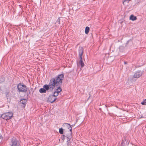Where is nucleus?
<instances>
[{
    "label": "nucleus",
    "mask_w": 146,
    "mask_h": 146,
    "mask_svg": "<svg viewBox=\"0 0 146 146\" xmlns=\"http://www.w3.org/2000/svg\"><path fill=\"white\" fill-rule=\"evenodd\" d=\"M60 18H58L55 24H56V25L57 26H58L60 24Z\"/></svg>",
    "instance_id": "12"
},
{
    "label": "nucleus",
    "mask_w": 146,
    "mask_h": 146,
    "mask_svg": "<svg viewBox=\"0 0 146 146\" xmlns=\"http://www.w3.org/2000/svg\"><path fill=\"white\" fill-rule=\"evenodd\" d=\"M90 31V28L88 27H86L85 29V33L86 34H88Z\"/></svg>",
    "instance_id": "13"
},
{
    "label": "nucleus",
    "mask_w": 146,
    "mask_h": 146,
    "mask_svg": "<svg viewBox=\"0 0 146 146\" xmlns=\"http://www.w3.org/2000/svg\"><path fill=\"white\" fill-rule=\"evenodd\" d=\"M125 145V143H124V140L122 141V142L121 143L120 146H124Z\"/></svg>",
    "instance_id": "17"
},
{
    "label": "nucleus",
    "mask_w": 146,
    "mask_h": 146,
    "mask_svg": "<svg viewBox=\"0 0 146 146\" xmlns=\"http://www.w3.org/2000/svg\"><path fill=\"white\" fill-rule=\"evenodd\" d=\"M70 145L69 144V143H67V146H70Z\"/></svg>",
    "instance_id": "21"
},
{
    "label": "nucleus",
    "mask_w": 146,
    "mask_h": 146,
    "mask_svg": "<svg viewBox=\"0 0 146 146\" xmlns=\"http://www.w3.org/2000/svg\"><path fill=\"white\" fill-rule=\"evenodd\" d=\"M13 113L11 112H8L4 113L1 115V117L3 119L6 120H9L12 117Z\"/></svg>",
    "instance_id": "5"
},
{
    "label": "nucleus",
    "mask_w": 146,
    "mask_h": 146,
    "mask_svg": "<svg viewBox=\"0 0 146 146\" xmlns=\"http://www.w3.org/2000/svg\"><path fill=\"white\" fill-rule=\"evenodd\" d=\"M84 52V49L82 47H79L78 50L79 57L80 58L79 61L80 65L81 66V67H83L84 64L82 60V55Z\"/></svg>",
    "instance_id": "3"
},
{
    "label": "nucleus",
    "mask_w": 146,
    "mask_h": 146,
    "mask_svg": "<svg viewBox=\"0 0 146 146\" xmlns=\"http://www.w3.org/2000/svg\"><path fill=\"white\" fill-rule=\"evenodd\" d=\"M64 74H61L58 75L55 78H52L50 80V89L52 90L56 87L57 88L55 91L59 93L62 91V89L61 86L62 84V81L64 79Z\"/></svg>",
    "instance_id": "1"
},
{
    "label": "nucleus",
    "mask_w": 146,
    "mask_h": 146,
    "mask_svg": "<svg viewBox=\"0 0 146 146\" xmlns=\"http://www.w3.org/2000/svg\"><path fill=\"white\" fill-rule=\"evenodd\" d=\"M130 41H131V39L129 40H128V41H127V42L126 43V44H129V42Z\"/></svg>",
    "instance_id": "19"
},
{
    "label": "nucleus",
    "mask_w": 146,
    "mask_h": 146,
    "mask_svg": "<svg viewBox=\"0 0 146 146\" xmlns=\"http://www.w3.org/2000/svg\"><path fill=\"white\" fill-rule=\"evenodd\" d=\"M142 75V73L141 71L138 70L133 75V77L135 78H139Z\"/></svg>",
    "instance_id": "9"
},
{
    "label": "nucleus",
    "mask_w": 146,
    "mask_h": 146,
    "mask_svg": "<svg viewBox=\"0 0 146 146\" xmlns=\"http://www.w3.org/2000/svg\"><path fill=\"white\" fill-rule=\"evenodd\" d=\"M18 90L19 92L26 93L28 89L27 87L23 83H19L17 86Z\"/></svg>",
    "instance_id": "2"
},
{
    "label": "nucleus",
    "mask_w": 146,
    "mask_h": 146,
    "mask_svg": "<svg viewBox=\"0 0 146 146\" xmlns=\"http://www.w3.org/2000/svg\"><path fill=\"white\" fill-rule=\"evenodd\" d=\"M20 102L23 105L22 106L24 108L27 103V99H21L20 101Z\"/></svg>",
    "instance_id": "10"
},
{
    "label": "nucleus",
    "mask_w": 146,
    "mask_h": 146,
    "mask_svg": "<svg viewBox=\"0 0 146 146\" xmlns=\"http://www.w3.org/2000/svg\"><path fill=\"white\" fill-rule=\"evenodd\" d=\"M141 104L142 105H146V99L144 100L143 101L141 102Z\"/></svg>",
    "instance_id": "16"
},
{
    "label": "nucleus",
    "mask_w": 146,
    "mask_h": 146,
    "mask_svg": "<svg viewBox=\"0 0 146 146\" xmlns=\"http://www.w3.org/2000/svg\"><path fill=\"white\" fill-rule=\"evenodd\" d=\"M124 63V64H127V62H126L125 61Z\"/></svg>",
    "instance_id": "23"
},
{
    "label": "nucleus",
    "mask_w": 146,
    "mask_h": 146,
    "mask_svg": "<svg viewBox=\"0 0 146 146\" xmlns=\"http://www.w3.org/2000/svg\"><path fill=\"white\" fill-rule=\"evenodd\" d=\"M58 93L57 92L55 91L54 93V94L52 95L54 97H55L57 96L58 95Z\"/></svg>",
    "instance_id": "15"
},
{
    "label": "nucleus",
    "mask_w": 146,
    "mask_h": 146,
    "mask_svg": "<svg viewBox=\"0 0 146 146\" xmlns=\"http://www.w3.org/2000/svg\"><path fill=\"white\" fill-rule=\"evenodd\" d=\"M20 143L19 140L15 137H13L11 139V146H19Z\"/></svg>",
    "instance_id": "7"
},
{
    "label": "nucleus",
    "mask_w": 146,
    "mask_h": 146,
    "mask_svg": "<svg viewBox=\"0 0 146 146\" xmlns=\"http://www.w3.org/2000/svg\"><path fill=\"white\" fill-rule=\"evenodd\" d=\"M56 99V97H54L53 96L51 95L48 98L47 101L51 103H53Z\"/></svg>",
    "instance_id": "8"
},
{
    "label": "nucleus",
    "mask_w": 146,
    "mask_h": 146,
    "mask_svg": "<svg viewBox=\"0 0 146 146\" xmlns=\"http://www.w3.org/2000/svg\"><path fill=\"white\" fill-rule=\"evenodd\" d=\"M137 19L136 17L134 16L133 15H131L130 17V19L133 21L136 20Z\"/></svg>",
    "instance_id": "11"
},
{
    "label": "nucleus",
    "mask_w": 146,
    "mask_h": 146,
    "mask_svg": "<svg viewBox=\"0 0 146 146\" xmlns=\"http://www.w3.org/2000/svg\"><path fill=\"white\" fill-rule=\"evenodd\" d=\"M66 136H65L64 135H63L61 137V139L62 140L64 141L65 139V137H66Z\"/></svg>",
    "instance_id": "18"
},
{
    "label": "nucleus",
    "mask_w": 146,
    "mask_h": 146,
    "mask_svg": "<svg viewBox=\"0 0 146 146\" xmlns=\"http://www.w3.org/2000/svg\"><path fill=\"white\" fill-rule=\"evenodd\" d=\"M123 140H124V141H126V139H125V137H124V138L123 139V140H122V141H123Z\"/></svg>",
    "instance_id": "22"
},
{
    "label": "nucleus",
    "mask_w": 146,
    "mask_h": 146,
    "mask_svg": "<svg viewBox=\"0 0 146 146\" xmlns=\"http://www.w3.org/2000/svg\"><path fill=\"white\" fill-rule=\"evenodd\" d=\"M129 1V0H123V5H124V3L125 1Z\"/></svg>",
    "instance_id": "20"
},
{
    "label": "nucleus",
    "mask_w": 146,
    "mask_h": 146,
    "mask_svg": "<svg viewBox=\"0 0 146 146\" xmlns=\"http://www.w3.org/2000/svg\"><path fill=\"white\" fill-rule=\"evenodd\" d=\"M64 125H65L68 127V129L70 130V133L68 135H66V137L67 139V143H70V139L71 138V133L72 130V128L71 125L68 123H65L64 124Z\"/></svg>",
    "instance_id": "4"
},
{
    "label": "nucleus",
    "mask_w": 146,
    "mask_h": 146,
    "mask_svg": "<svg viewBox=\"0 0 146 146\" xmlns=\"http://www.w3.org/2000/svg\"><path fill=\"white\" fill-rule=\"evenodd\" d=\"M50 80L48 84H45L43 86V88H41L39 90V92L41 93H45L46 92V91H48L50 89Z\"/></svg>",
    "instance_id": "6"
},
{
    "label": "nucleus",
    "mask_w": 146,
    "mask_h": 146,
    "mask_svg": "<svg viewBox=\"0 0 146 146\" xmlns=\"http://www.w3.org/2000/svg\"><path fill=\"white\" fill-rule=\"evenodd\" d=\"M29 94H31V92L30 91H29Z\"/></svg>",
    "instance_id": "24"
},
{
    "label": "nucleus",
    "mask_w": 146,
    "mask_h": 146,
    "mask_svg": "<svg viewBox=\"0 0 146 146\" xmlns=\"http://www.w3.org/2000/svg\"><path fill=\"white\" fill-rule=\"evenodd\" d=\"M59 132L60 134H63V129L62 128H60L59 129Z\"/></svg>",
    "instance_id": "14"
}]
</instances>
